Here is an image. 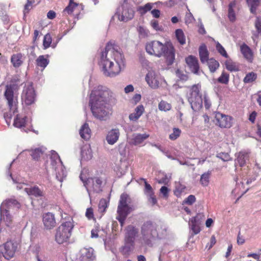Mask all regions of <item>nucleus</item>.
Returning a JSON list of instances; mask_svg holds the SVG:
<instances>
[{"label": "nucleus", "mask_w": 261, "mask_h": 261, "mask_svg": "<svg viewBox=\"0 0 261 261\" xmlns=\"http://www.w3.org/2000/svg\"><path fill=\"white\" fill-rule=\"evenodd\" d=\"M113 92L108 88L98 86L91 92L89 105L93 116L105 120L112 114Z\"/></svg>", "instance_id": "nucleus-1"}, {"label": "nucleus", "mask_w": 261, "mask_h": 261, "mask_svg": "<svg viewBox=\"0 0 261 261\" xmlns=\"http://www.w3.org/2000/svg\"><path fill=\"white\" fill-rule=\"evenodd\" d=\"M146 50L151 55L158 57H164L168 65H171L175 60V49L172 44L166 42L163 44L156 40L149 42L146 44Z\"/></svg>", "instance_id": "nucleus-2"}, {"label": "nucleus", "mask_w": 261, "mask_h": 261, "mask_svg": "<svg viewBox=\"0 0 261 261\" xmlns=\"http://www.w3.org/2000/svg\"><path fill=\"white\" fill-rule=\"evenodd\" d=\"M18 89L17 84L11 83L6 86L4 96L7 100L9 112L4 117L8 125H10L12 116L18 112V99L14 92Z\"/></svg>", "instance_id": "nucleus-3"}, {"label": "nucleus", "mask_w": 261, "mask_h": 261, "mask_svg": "<svg viewBox=\"0 0 261 261\" xmlns=\"http://www.w3.org/2000/svg\"><path fill=\"white\" fill-rule=\"evenodd\" d=\"M87 171L86 169L83 170L80 178L84 183L91 200L95 194H99L102 191L106 181L100 176L87 177L85 175Z\"/></svg>", "instance_id": "nucleus-4"}, {"label": "nucleus", "mask_w": 261, "mask_h": 261, "mask_svg": "<svg viewBox=\"0 0 261 261\" xmlns=\"http://www.w3.org/2000/svg\"><path fill=\"white\" fill-rule=\"evenodd\" d=\"M114 57V44L108 43L105 51L102 52L99 65L103 74L106 76L113 77L114 75L113 62Z\"/></svg>", "instance_id": "nucleus-5"}, {"label": "nucleus", "mask_w": 261, "mask_h": 261, "mask_svg": "<svg viewBox=\"0 0 261 261\" xmlns=\"http://www.w3.org/2000/svg\"><path fill=\"white\" fill-rule=\"evenodd\" d=\"M141 233L142 244L149 247L153 245L154 241L163 238L158 232L156 225L150 221H147L142 225Z\"/></svg>", "instance_id": "nucleus-6"}, {"label": "nucleus", "mask_w": 261, "mask_h": 261, "mask_svg": "<svg viewBox=\"0 0 261 261\" xmlns=\"http://www.w3.org/2000/svg\"><path fill=\"white\" fill-rule=\"evenodd\" d=\"M20 207V204L15 199H9L3 202L0 207L1 223H5L7 226H10L12 217L10 213H13L15 210H17Z\"/></svg>", "instance_id": "nucleus-7"}, {"label": "nucleus", "mask_w": 261, "mask_h": 261, "mask_svg": "<svg viewBox=\"0 0 261 261\" xmlns=\"http://www.w3.org/2000/svg\"><path fill=\"white\" fill-rule=\"evenodd\" d=\"M130 198L126 194H122L120 196L119 203L118 206V216L116 219L119 221L121 227L127 215L132 211V207L128 205Z\"/></svg>", "instance_id": "nucleus-8"}, {"label": "nucleus", "mask_w": 261, "mask_h": 261, "mask_svg": "<svg viewBox=\"0 0 261 261\" xmlns=\"http://www.w3.org/2000/svg\"><path fill=\"white\" fill-rule=\"evenodd\" d=\"M200 87L199 84L192 86L187 94L188 101L194 111L200 110L202 107V96L199 93Z\"/></svg>", "instance_id": "nucleus-9"}, {"label": "nucleus", "mask_w": 261, "mask_h": 261, "mask_svg": "<svg viewBox=\"0 0 261 261\" xmlns=\"http://www.w3.org/2000/svg\"><path fill=\"white\" fill-rule=\"evenodd\" d=\"M73 224L72 221H69L63 223L56 230L55 239L60 244L67 242L71 235Z\"/></svg>", "instance_id": "nucleus-10"}, {"label": "nucleus", "mask_w": 261, "mask_h": 261, "mask_svg": "<svg viewBox=\"0 0 261 261\" xmlns=\"http://www.w3.org/2000/svg\"><path fill=\"white\" fill-rule=\"evenodd\" d=\"M50 165L56 172V178L62 182L66 177L67 172L59 155L54 150L51 151Z\"/></svg>", "instance_id": "nucleus-11"}, {"label": "nucleus", "mask_w": 261, "mask_h": 261, "mask_svg": "<svg viewBox=\"0 0 261 261\" xmlns=\"http://www.w3.org/2000/svg\"><path fill=\"white\" fill-rule=\"evenodd\" d=\"M145 81L152 89H156L160 87L166 88L167 86L164 77L153 70L148 72L145 76Z\"/></svg>", "instance_id": "nucleus-12"}, {"label": "nucleus", "mask_w": 261, "mask_h": 261, "mask_svg": "<svg viewBox=\"0 0 261 261\" xmlns=\"http://www.w3.org/2000/svg\"><path fill=\"white\" fill-rule=\"evenodd\" d=\"M117 14L120 21L126 22L133 18L134 10L126 0L118 8Z\"/></svg>", "instance_id": "nucleus-13"}, {"label": "nucleus", "mask_w": 261, "mask_h": 261, "mask_svg": "<svg viewBox=\"0 0 261 261\" xmlns=\"http://www.w3.org/2000/svg\"><path fill=\"white\" fill-rule=\"evenodd\" d=\"M36 94L32 83L25 84L22 93V99L27 105L33 104L35 100Z\"/></svg>", "instance_id": "nucleus-14"}, {"label": "nucleus", "mask_w": 261, "mask_h": 261, "mask_svg": "<svg viewBox=\"0 0 261 261\" xmlns=\"http://www.w3.org/2000/svg\"><path fill=\"white\" fill-rule=\"evenodd\" d=\"M216 123L222 128H229L232 125V117L220 112L215 114Z\"/></svg>", "instance_id": "nucleus-15"}, {"label": "nucleus", "mask_w": 261, "mask_h": 261, "mask_svg": "<svg viewBox=\"0 0 261 261\" xmlns=\"http://www.w3.org/2000/svg\"><path fill=\"white\" fill-rule=\"evenodd\" d=\"M144 181L145 188L144 189V193L147 197L148 201L151 204L154 205L157 203V199L154 195V191L150 186L145 179L142 178Z\"/></svg>", "instance_id": "nucleus-16"}, {"label": "nucleus", "mask_w": 261, "mask_h": 261, "mask_svg": "<svg viewBox=\"0 0 261 261\" xmlns=\"http://www.w3.org/2000/svg\"><path fill=\"white\" fill-rule=\"evenodd\" d=\"M115 62L118 69L115 66V75L119 74L125 68V61L123 55L115 49Z\"/></svg>", "instance_id": "nucleus-17"}, {"label": "nucleus", "mask_w": 261, "mask_h": 261, "mask_svg": "<svg viewBox=\"0 0 261 261\" xmlns=\"http://www.w3.org/2000/svg\"><path fill=\"white\" fill-rule=\"evenodd\" d=\"M137 228L133 225H128L125 229V242L134 243L136 237L138 233Z\"/></svg>", "instance_id": "nucleus-18"}, {"label": "nucleus", "mask_w": 261, "mask_h": 261, "mask_svg": "<svg viewBox=\"0 0 261 261\" xmlns=\"http://www.w3.org/2000/svg\"><path fill=\"white\" fill-rule=\"evenodd\" d=\"M42 221L45 228L47 229H52L56 224L54 215L49 212L43 214Z\"/></svg>", "instance_id": "nucleus-19"}, {"label": "nucleus", "mask_w": 261, "mask_h": 261, "mask_svg": "<svg viewBox=\"0 0 261 261\" xmlns=\"http://www.w3.org/2000/svg\"><path fill=\"white\" fill-rule=\"evenodd\" d=\"M81 253V261H92L95 259L94 249L92 248H82Z\"/></svg>", "instance_id": "nucleus-20"}, {"label": "nucleus", "mask_w": 261, "mask_h": 261, "mask_svg": "<svg viewBox=\"0 0 261 261\" xmlns=\"http://www.w3.org/2000/svg\"><path fill=\"white\" fill-rule=\"evenodd\" d=\"M239 10L237 2L233 1L231 2L228 6V18L231 22H234L236 20V14Z\"/></svg>", "instance_id": "nucleus-21"}, {"label": "nucleus", "mask_w": 261, "mask_h": 261, "mask_svg": "<svg viewBox=\"0 0 261 261\" xmlns=\"http://www.w3.org/2000/svg\"><path fill=\"white\" fill-rule=\"evenodd\" d=\"M186 62L192 72L195 74L198 73L199 67L198 61L196 57L190 56L186 59Z\"/></svg>", "instance_id": "nucleus-22"}, {"label": "nucleus", "mask_w": 261, "mask_h": 261, "mask_svg": "<svg viewBox=\"0 0 261 261\" xmlns=\"http://www.w3.org/2000/svg\"><path fill=\"white\" fill-rule=\"evenodd\" d=\"M200 216V215H197L196 216L192 217L189 222V227L192 230L193 234H197L200 231V223L199 222Z\"/></svg>", "instance_id": "nucleus-23"}, {"label": "nucleus", "mask_w": 261, "mask_h": 261, "mask_svg": "<svg viewBox=\"0 0 261 261\" xmlns=\"http://www.w3.org/2000/svg\"><path fill=\"white\" fill-rule=\"evenodd\" d=\"M240 50L244 58L249 62H252L253 54L251 48L246 44L244 43L240 46Z\"/></svg>", "instance_id": "nucleus-24"}, {"label": "nucleus", "mask_w": 261, "mask_h": 261, "mask_svg": "<svg viewBox=\"0 0 261 261\" xmlns=\"http://www.w3.org/2000/svg\"><path fill=\"white\" fill-rule=\"evenodd\" d=\"M27 117L21 114H16L14 120L13 125L17 128H21L25 126L28 124V121Z\"/></svg>", "instance_id": "nucleus-25"}, {"label": "nucleus", "mask_w": 261, "mask_h": 261, "mask_svg": "<svg viewBox=\"0 0 261 261\" xmlns=\"http://www.w3.org/2000/svg\"><path fill=\"white\" fill-rule=\"evenodd\" d=\"M24 191L29 195H32L36 197H43L44 195L43 191L36 186L24 188Z\"/></svg>", "instance_id": "nucleus-26"}, {"label": "nucleus", "mask_w": 261, "mask_h": 261, "mask_svg": "<svg viewBox=\"0 0 261 261\" xmlns=\"http://www.w3.org/2000/svg\"><path fill=\"white\" fill-rule=\"evenodd\" d=\"M79 133L82 138L85 140H89L91 136V130L89 124L85 123L82 125L80 129Z\"/></svg>", "instance_id": "nucleus-27"}, {"label": "nucleus", "mask_w": 261, "mask_h": 261, "mask_svg": "<svg viewBox=\"0 0 261 261\" xmlns=\"http://www.w3.org/2000/svg\"><path fill=\"white\" fill-rule=\"evenodd\" d=\"M92 150L90 145H85L81 148V158L82 160L88 161L92 158Z\"/></svg>", "instance_id": "nucleus-28"}, {"label": "nucleus", "mask_w": 261, "mask_h": 261, "mask_svg": "<svg viewBox=\"0 0 261 261\" xmlns=\"http://www.w3.org/2000/svg\"><path fill=\"white\" fill-rule=\"evenodd\" d=\"M149 136V135L146 134H134L131 141V143L135 145H139L142 143L144 140L148 138Z\"/></svg>", "instance_id": "nucleus-29"}, {"label": "nucleus", "mask_w": 261, "mask_h": 261, "mask_svg": "<svg viewBox=\"0 0 261 261\" xmlns=\"http://www.w3.org/2000/svg\"><path fill=\"white\" fill-rule=\"evenodd\" d=\"M248 158L249 155L247 152L245 151H240L237 155L236 164H239L240 166L242 167L245 165Z\"/></svg>", "instance_id": "nucleus-30"}, {"label": "nucleus", "mask_w": 261, "mask_h": 261, "mask_svg": "<svg viewBox=\"0 0 261 261\" xmlns=\"http://www.w3.org/2000/svg\"><path fill=\"white\" fill-rule=\"evenodd\" d=\"M200 59L202 63L207 62L208 59V52L205 44H202L199 48Z\"/></svg>", "instance_id": "nucleus-31"}, {"label": "nucleus", "mask_w": 261, "mask_h": 261, "mask_svg": "<svg viewBox=\"0 0 261 261\" xmlns=\"http://www.w3.org/2000/svg\"><path fill=\"white\" fill-rule=\"evenodd\" d=\"M144 111V107L142 105H139L136 107L135 112L132 113L129 116V118L132 121L137 120L142 115Z\"/></svg>", "instance_id": "nucleus-32"}, {"label": "nucleus", "mask_w": 261, "mask_h": 261, "mask_svg": "<svg viewBox=\"0 0 261 261\" xmlns=\"http://www.w3.org/2000/svg\"><path fill=\"white\" fill-rule=\"evenodd\" d=\"M23 56L21 54H14L11 58V62L14 67H19L23 63Z\"/></svg>", "instance_id": "nucleus-33"}, {"label": "nucleus", "mask_w": 261, "mask_h": 261, "mask_svg": "<svg viewBox=\"0 0 261 261\" xmlns=\"http://www.w3.org/2000/svg\"><path fill=\"white\" fill-rule=\"evenodd\" d=\"M187 193V188L185 185L180 184L176 185L174 191V194L176 197H180L185 195Z\"/></svg>", "instance_id": "nucleus-34"}, {"label": "nucleus", "mask_w": 261, "mask_h": 261, "mask_svg": "<svg viewBox=\"0 0 261 261\" xmlns=\"http://www.w3.org/2000/svg\"><path fill=\"white\" fill-rule=\"evenodd\" d=\"M257 77V74L254 72H250L246 73L243 79V82L246 84H253Z\"/></svg>", "instance_id": "nucleus-35"}, {"label": "nucleus", "mask_w": 261, "mask_h": 261, "mask_svg": "<svg viewBox=\"0 0 261 261\" xmlns=\"http://www.w3.org/2000/svg\"><path fill=\"white\" fill-rule=\"evenodd\" d=\"M211 174V171H207L201 175L200 182L202 186L206 187L208 185Z\"/></svg>", "instance_id": "nucleus-36"}, {"label": "nucleus", "mask_w": 261, "mask_h": 261, "mask_svg": "<svg viewBox=\"0 0 261 261\" xmlns=\"http://www.w3.org/2000/svg\"><path fill=\"white\" fill-rule=\"evenodd\" d=\"M45 150L46 148L42 146L39 148H35V149L31 150V155L34 160H38Z\"/></svg>", "instance_id": "nucleus-37"}, {"label": "nucleus", "mask_w": 261, "mask_h": 261, "mask_svg": "<svg viewBox=\"0 0 261 261\" xmlns=\"http://www.w3.org/2000/svg\"><path fill=\"white\" fill-rule=\"evenodd\" d=\"M49 60L43 55L39 56L36 60L37 65L42 67L43 69H44L47 66Z\"/></svg>", "instance_id": "nucleus-38"}, {"label": "nucleus", "mask_w": 261, "mask_h": 261, "mask_svg": "<svg viewBox=\"0 0 261 261\" xmlns=\"http://www.w3.org/2000/svg\"><path fill=\"white\" fill-rule=\"evenodd\" d=\"M225 64L226 68L231 72L238 71L239 70L238 65L230 60H227Z\"/></svg>", "instance_id": "nucleus-39"}, {"label": "nucleus", "mask_w": 261, "mask_h": 261, "mask_svg": "<svg viewBox=\"0 0 261 261\" xmlns=\"http://www.w3.org/2000/svg\"><path fill=\"white\" fill-rule=\"evenodd\" d=\"M206 62L211 72H215L219 67V62L213 58L209 59Z\"/></svg>", "instance_id": "nucleus-40"}, {"label": "nucleus", "mask_w": 261, "mask_h": 261, "mask_svg": "<svg viewBox=\"0 0 261 261\" xmlns=\"http://www.w3.org/2000/svg\"><path fill=\"white\" fill-rule=\"evenodd\" d=\"M134 246V243L125 242V245L121 247L120 251L123 255H128L133 250Z\"/></svg>", "instance_id": "nucleus-41"}, {"label": "nucleus", "mask_w": 261, "mask_h": 261, "mask_svg": "<svg viewBox=\"0 0 261 261\" xmlns=\"http://www.w3.org/2000/svg\"><path fill=\"white\" fill-rule=\"evenodd\" d=\"M261 0H247L248 6L251 13L254 14L256 12L257 7L259 6Z\"/></svg>", "instance_id": "nucleus-42"}, {"label": "nucleus", "mask_w": 261, "mask_h": 261, "mask_svg": "<svg viewBox=\"0 0 261 261\" xmlns=\"http://www.w3.org/2000/svg\"><path fill=\"white\" fill-rule=\"evenodd\" d=\"M175 36L181 45H184L186 43V37L181 29H179L175 31Z\"/></svg>", "instance_id": "nucleus-43"}, {"label": "nucleus", "mask_w": 261, "mask_h": 261, "mask_svg": "<svg viewBox=\"0 0 261 261\" xmlns=\"http://www.w3.org/2000/svg\"><path fill=\"white\" fill-rule=\"evenodd\" d=\"M153 4L152 3H147L144 6H140L138 8V11L141 14V15H143L146 13L147 12L151 10L153 7Z\"/></svg>", "instance_id": "nucleus-44"}, {"label": "nucleus", "mask_w": 261, "mask_h": 261, "mask_svg": "<svg viewBox=\"0 0 261 261\" xmlns=\"http://www.w3.org/2000/svg\"><path fill=\"white\" fill-rule=\"evenodd\" d=\"M40 2V0H28L27 3L24 6V14L28 13L33 6H35Z\"/></svg>", "instance_id": "nucleus-45"}, {"label": "nucleus", "mask_w": 261, "mask_h": 261, "mask_svg": "<svg viewBox=\"0 0 261 261\" xmlns=\"http://www.w3.org/2000/svg\"><path fill=\"white\" fill-rule=\"evenodd\" d=\"M77 5L78 4L76 3H74L72 0H70L69 5L66 7L64 11L68 14H71Z\"/></svg>", "instance_id": "nucleus-46"}, {"label": "nucleus", "mask_w": 261, "mask_h": 261, "mask_svg": "<svg viewBox=\"0 0 261 261\" xmlns=\"http://www.w3.org/2000/svg\"><path fill=\"white\" fill-rule=\"evenodd\" d=\"M159 109L160 111H167L171 109V105L167 102L166 101L162 100L159 103Z\"/></svg>", "instance_id": "nucleus-47"}, {"label": "nucleus", "mask_w": 261, "mask_h": 261, "mask_svg": "<svg viewBox=\"0 0 261 261\" xmlns=\"http://www.w3.org/2000/svg\"><path fill=\"white\" fill-rule=\"evenodd\" d=\"M106 141L109 144L113 145L114 144V129H112L109 131L106 136Z\"/></svg>", "instance_id": "nucleus-48"}, {"label": "nucleus", "mask_w": 261, "mask_h": 261, "mask_svg": "<svg viewBox=\"0 0 261 261\" xmlns=\"http://www.w3.org/2000/svg\"><path fill=\"white\" fill-rule=\"evenodd\" d=\"M229 75L225 72H223L221 76L218 79V81L221 84H227L229 82Z\"/></svg>", "instance_id": "nucleus-49"}, {"label": "nucleus", "mask_w": 261, "mask_h": 261, "mask_svg": "<svg viewBox=\"0 0 261 261\" xmlns=\"http://www.w3.org/2000/svg\"><path fill=\"white\" fill-rule=\"evenodd\" d=\"M51 40L52 39L50 34H47L44 36L43 45L45 49H46L50 46Z\"/></svg>", "instance_id": "nucleus-50"}, {"label": "nucleus", "mask_w": 261, "mask_h": 261, "mask_svg": "<svg viewBox=\"0 0 261 261\" xmlns=\"http://www.w3.org/2000/svg\"><path fill=\"white\" fill-rule=\"evenodd\" d=\"M216 49L218 53L225 58H228V55L225 48L218 42L216 43Z\"/></svg>", "instance_id": "nucleus-51"}, {"label": "nucleus", "mask_w": 261, "mask_h": 261, "mask_svg": "<svg viewBox=\"0 0 261 261\" xmlns=\"http://www.w3.org/2000/svg\"><path fill=\"white\" fill-rule=\"evenodd\" d=\"M180 133L179 129L174 128L173 133L170 135L169 138L172 140H175L180 136Z\"/></svg>", "instance_id": "nucleus-52"}, {"label": "nucleus", "mask_w": 261, "mask_h": 261, "mask_svg": "<svg viewBox=\"0 0 261 261\" xmlns=\"http://www.w3.org/2000/svg\"><path fill=\"white\" fill-rule=\"evenodd\" d=\"M195 201H196L195 196L193 195H190L184 200V201H183V203L188 204V205H192Z\"/></svg>", "instance_id": "nucleus-53"}, {"label": "nucleus", "mask_w": 261, "mask_h": 261, "mask_svg": "<svg viewBox=\"0 0 261 261\" xmlns=\"http://www.w3.org/2000/svg\"><path fill=\"white\" fill-rule=\"evenodd\" d=\"M108 201L106 199H101L99 203V209L101 211H105L108 206Z\"/></svg>", "instance_id": "nucleus-54"}, {"label": "nucleus", "mask_w": 261, "mask_h": 261, "mask_svg": "<svg viewBox=\"0 0 261 261\" xmlns=\"http://www.w3.org/2000/svg\"><path fill=\"white\" fill-rule=\"evenodd\" d=\"M255 27L258 34L261 33V18L257 17L255 21Z\"/></svg>", "instance_id": "nucleus-55"}, {"label": "nucleus", "mask_w": 261, "mask_h": 261, "mask_svg": "<svg viewBox=\"0 0 261 261\" xmlns=\"http://www.w3.org/2000/svg\"><path fill=\"white\" fill-rule=\"evenodd\" d=\"M217 157L221 159L223 161H228L230 159L228 153L223 152L219 153Z\"/></svg>", "instance_id": "nucleus-56"}, {"label": "nucleus", "mask_w": 261, "mask_h": 261, "mask_svg": "<svg viewBox=\"0 0 261 261\" xmlns=\"http://www.w3.org/2000/svg\"><path fill=\"white\" fill-rule=\"evenodd\" d=\"M138 32L142 36L145 37L148 36L149 31L143 27H139Z\"/></svg>", "instance_id": "nucleus-57"}, {"label": "nucleus", "mask_w": 261, "mask_h": 261, "mask_svg": "<svg viewBox=\"0 0 261 261\" xmlns=\"http://www.w3.org/2000/svg\"><path fill=\"white\" fill-rule=\"evenodd\" d=\"M194 20V18L190 12L186 14L185 17V22L186 24L191 23Z\"/></svg>", "instance_id": "nucleus-58"}, {"label": "nucleus", "mask_w": 261, "mask_h": 261, "mask_svg": "<svg viewBox=\"0 0 261 261\" xmlns=\"http://www.w3.org/2000/svg\"><path fill=\"white\" fill-rule=\"evenodd\" d=\"M151 27L156 31H159L161 30V28L160 27L158 21L156 20H152L150 22Z\"/></svg>", "instance_id": "nucleus-59"}, {"label": "nucleus", "mask_w": 261, "mask_h": 261, "mask_svg": "<svg viewBox=\"0 0 261 261\" xmlns=\"http://www.w3.org/2000/svg\"><path fill=\"white\" fill-rule=\"evenodd\" d=\"M160 193L163 195L164 197H167L168 196L169 190L167 187L163 186L160 189Z\"/></svg>", "instance_id": "nucleus-60"}, {"label": "nucleus", "mask_w": 261, "mask_h": 261, "mask_svg": "<svg viewBox=\"0 0 261 261\" xmlns=\"http://www.w3.org/2000/svg\"><path fill=\"white\" fill-rule=\"evenodd\" d=\"M216 238L214 236H212L211 238L210 243L207 244L206 247L208 248V249H210L216 244Z\"/></svg>", "instance_id": "nucleus-61"}, {"label": "nucleus", "mask_w": 261, "mask_h": 261, "mask_svg": "<svg viewBox=\"0 0 261 261\" xmlns=\"http://www.w3.org/2000/svg\"><path fill=\"white\" fill-rule=\"evenodd\" d=\"M86 216L89 220L93 218V212L92 208H88L87 209Z\"/></svg>", "instance_id": "nucleus-62"}, {"label": "nucleus", "mask_w": 261, "mask_h": 261, "mask_svg": "<svg viewBox=\"0 0 261 261\" xmlns=\"http://www.w3.org/2000/svg\"><path fill=\"white\" fill-rule=\"evenodd\" d=\"M204 106L206 109H208L211 107V101L206 95H204Z\"/></svg>", "instance_id": "nucleus-63"}, {"label": "nucleus", "mask_w": 261, "mask_h": 261, "mask_svg": "<svg viewBox=\"0 0 261 261\" xmlns=\"http://www.w3.org/2000/svg\"><path fill=\"white\" fill-rule=\"evenodd\" d=\"M245 242V238L241 235L240 232H239L237 237V243L239 245H242Z\"/></svg>", "instance_id": "nucleus-64"}]
</instances>
